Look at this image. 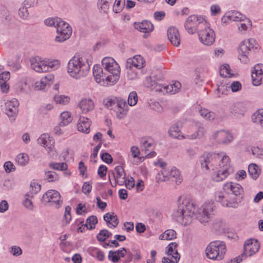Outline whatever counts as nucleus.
<instances>
[{
  "instance_id": "f257e3e1",
  "label": "nucleus",
  "mask_w": 263,
  "mask_h": 263,
  "mask_svg": "<svg viewBox=\"0 0 263 263\" xmlns=\"http://www.w3.org/2000/svg\"><path fill=\"white\" fill-rule=\"evenodd\" d=\"M92 56L85 51L76 54L69 61L67 72L73 78L80 79L87 74L92 64Z\"/></svg>"
},
{
  "instance_id": "f03ea898",
  "label": "nucleus",
  "mask_w": 263,
  "mask_h": 263,
  "mask_svg": "<svg viewBox=\"0 0 263 263\" xmlns=\"http://www.w3.org/2000/svg\"><path fill=\"white\" fill-rule=\"evenodd\" d=\"M195 217H197V208L193 203L187 200L179 204L173 213L174 218L183 226L191 224Z\"/></svg>"
},
{
  "instance_id": "7ed1b4c3",
  "label": "nucleus",
  "mask_w": 263,
  "mask_h": 263,
  "mask_svg": "<svg viewBox=\"0 0 263 263\" xmlns=\"http://www.w3.org/2000/svg\"><path fill=\"white\" fill-rule=\"evenodd\" d=\"M226 252V246L223 241L211 242L206 247V256L209 259L221 260Z\"/></svg>"
},
{
  "instance_id": "20e7f679",
  "label": "nucleus",
  "mask_w": 263,
  "mask_h": 263,
  "mask_svg": "<svg viewBox=\"0 0 263 263\" xmlns=\"http://www.w3.org/2000/svg\"><path fill=\"white\" fill-rule=\"evenodd\" d=\"M102 66L108 72L110 82L116 84L119 79L120 67L118 63L112 58L105 57L102 59Z\"/></svg>"
},
{
  "instance_id": "39448f33",
  "label": "nucleus",
  "mask_w": 263,
  "mask_h": 263,
  "mask_svg": "<svg viewBox=\"0 0 263 263\" xmlns=\"http://www.w3.org/2000/svg\"><path fill=\"white\" fill-rule=\"evenodd\" d=\"M206 23L207 21L204 17L191 15L186 20L184 27L189 33L192 34L196 32H198Z\"/></svg>"
},
{
  "instance_id": "423d86ee",
  "label": "nucleus",
  "mask_w": 263,
  "mask_h": 263,
  "mask_svg": "<svg viewBox=\"0 0 263 263\" xmlns=\"http://www.w3.org/2000/svg\"><path fill=\"white\" fill-rule=\"evenodd\" d=\"M216 213V206L212 202H205L199 209L197 208V218L203 223L209 221Z\"/></svg>"
},
{
  "instance_id": "0eeeda50",
  "label": "nucleus",
  "mask_w": 263,
  "mask_h": 263,
  "mask_svg": "<svg viewBox=\"0 0 263 263\" xmlns=\"http://www.w3.org/2000/svg\"><path fill=\"white\" fill-rule=\"evenodd\" d=\"M173 178L176 183H180L182 181L180 171L175 167L167 168L160 171L156 176L157 182L166 181Z\"/></svg>"
},
{
  "instance_id": "6e6552de",
  "label": "nucleus",
  "mask_w": 263,
  "mask_h": 263,
  "mask_svg": "<svg viewBox=\"0 0 263 263\" xmlns=\"http://www.w3.org/2000/svg\"><path fill=\"white\" fill-rule=\"evenodd\" d=\"M199 39L200 42L204 45H212L215 40V34L213 29L206 23L198 32Z\"/></svg>"
},
{
  "instance_id": "1a4fd4ad",
  "label": "nucleus",
  "mask_w": 263,
  "mask_h": 263,
  "mask_svg": "<svg viewBox=\"0 0 263 263\" xmlns=\"http://www.w3.org/2000/svg\"><path fill=\"white\" fill-rule=\"evenodd\" d=\"M57 35L55 41L57 42H63L68 40L72 34V28L70 25L65 21L61 20L57 25Z\"/></svg>"
},
{
  "instance_id": "9d476101",
  "label": "nucleus",
  "mask_w": 263,
  "mask_h": 263,
  "mask_svg": "<svg viewBox=\"0 0 263 263\" xmlns=\"http://www.w3.org/2000/svg\"><path fill=\"white\" fill-rule=\"evenodd\" d=\"M61 195L59 192L54 190H48L42 197V201L45 204L51 203V205L56 208H59L62 204Z\"/></svg>"
},
{
  "instance_id": "9b49d317",
  "label": "nucleus",
  "mask_w": 263,
  "mask_h": 263,
  "mask_svg": "<svg viewBox=\"0 0 263 263\" xmlns=\"http://www.w3.org/2000/svg\"><path fill=\"white\" fill-rule=\"evenodd\" d=\"M93 74L96 81L103 86H110L115 84L114 82H110V76L104 73L102 68L100 66L93 67Z\"/></svg>"
},
{
  "instance_id": "f8f14e48",
  "label": "nucleus",
  "mask_w": 263,
  "mask_h": 263,
  "mask_svg": "<svg viewBox=\"0 0 263 263\" xmlns=\"http://www.w3.org/2000/svg\"><path fill=\"white\" fill-rule=\"evenodd\" d=\"M178 245L176 242L170 243L166 248V257H164V262L177 263L180 259V254L177 250Z\"/></svg>"
},
{
  "instance_id": "ddd939ff",
  "label": "nucleus",
  "mask_w": 263,
  "mask_h": 263,
  "mask_svg": "<svg viewBox=\"0 0 263 263\" xmlns=\"http://www.w3.org/2000/svg\"><path fill=\"white\" fill-rule=\"evenodd\" d=\"M212 137L217 143L221 144H228L233 140L232 134L225 130L216 131L213 134Z\"/></svg>"
},
{
  "instance_id": "4468645a",
  "label": "nucleus",
  "mask_w": 263,
  "mask_h": 263,
  "mask_svg": "<svg viewBox=\"0 0 263 263\" xmlns=\"http://www.w3.org/2000/svg\"><path fill=\"white\" fill-rule=\"evenodd\" d=\"M205 132V128L201 125L192 126L184 134V139L195 140L201 138L204 135Z\"/></svg>"
},
{
  "instance_id": "2eb2a0df",
  "label": "nucleus",
  "mask_w": 263,
  "mask_h": 263,
  "mask_svg": "<svg viewBox=\"0 0 263 263\" xmlns=\"http://www.w3.org/2000/svg\"><path fill=\"white\" fill-rule=\"evenodd\" d=\"M260 248L258 241L254 239L247 240L243 245V253L246 256H251L257 252Z\"/></svg>"
},
{
  "instance_id": "dca6fc26",
  "label": "nucleus",
  "mask_w": 263,
  "mask_h": 263,
  "mask_svg": "<svg viewBox=\"0 0 263 263\" xmlns=\"http://www.w3.org/2000/svg\"><path fill=\"white\" fill-rule=\"evenodd\" d=\"M38 143L44 147L49 154L55 152L54 140L47 134H42L37 139Z\"/></svg>"
},
{
  "instance_id": "f3484780",
  "label": "nucleus",
  "mask_w": 263,
  "mask_h": 263,
  "mask_svg": "<svg viewBox=\"0 0 263 263\" xmlns=\"http://www.w3.org/2000/svg\"><path fill=\"white\" fill-rule=\"evenodd\" d=\"M54 76L49 73L43 77L40 81H36L34 84V88L36 90H42L50 87L53 83Z\"/></svg>"
},
{
  "instance_id": "a211bd4d",
  "label": "nucleus",
  "mask_w": 263,
  "mask_h": 263,
  "mask_svg": "<svg viewBox=\"0 0 263 263\" xmlns=\"http://www.w3.org/2000/svg\"><path fill=\"white\" fill-rule=\"evenodd\" d=\"M220 158L218 155L215 154H208L204 155L201 159V165L203 169L206 171L213 169L214 163L218 161Z\"/></svg>"
},
{
  "instance_id": "6ab92c4d",
  "label": "nucleus",
  "mask_w": 263,
  "mask_h": 263,
  "mask_svg": "<svg viewBox=\"0 0 263 263\" xmlns=\"http://www.w3.org/2000/svg\"><path fill=\"white\" fill-rule=\"evenodd\" d=\"M46 62L45 58L35 57L31 60V65L32 69L36 72H48Z\"/></svg>"
},
{
  "instance_id": "aec40b11",
  "label": "nucleus",
  "mask_w": 263,
  "mask_h": 263,
  "mask_svg": "<svg viewBox=\"0 0 263 263\" xmlns=\"http://www.w3.org/2000/svg\"><path fill=\"white\" fill-rule=\"evenodd\" d=\"M231 195L226 192H218L215 196V200L224 206L232 207L235 201L230 199Z\"/></svg>"
},
{
  "instance_id": "412c9836",
  "label": "nucleus",
  "mask_w": 263,
  "mask_h": 263,
  "mask_svg": "<svg viewBox=\"0 0 263 263\" xmlns=\"http://www.w3.org/2000/svg\"><path fill=\"white\" fill-rule=\"evenodd\" d=\"M263 64H257L254 67V71L252 72L251 77L252 83L254 86L260 85L262 81Z\"/></svg>"
},
{
  "instance_id": "4be33fe9",
  "label": "nucleus",
  "mask_w": 263,
  "mask_h": 263,
  "mask_svg": "<svg viewBox=\"0 0 263 263\" xmlns=\"http://www.w3.org/2000/svg\"><path fill=\"white\" fill-rule=\"evenodd\" d=\"M140 149L137 146H132L130 148L128 158L134 165H138L144 160V157L141 156Z\"/></svg>"
},
{
  "instance_id": "5701e85b",
  "label": "nucleus",
  "mask_w": 263,
  "mask_h": 263,
  "mask_svg": "<svg viewBox=\"0 0 263 263\" xmlns=\"http://www.w3.org/2000/svg\"><path fill=\"white\" fill-rule=\"evenodd\" d=\"M78 106L82 113L86 114L93 110L95 103L90 98H83L79 102Z\"/></svg>"
},
{
  "instance_id": "b1692460",
  "label": "nucleus",
  "mask_w": 263,
  "mask_h": 263,
  "mask_svg": "<svg viewBox=\"0 0 263 263\" xmlns=\"http://www.w3.org/2000/svg\"><path fill=\"white\" fill-rule=\"evenodd\" d=\"M154 147V142L151 139H144L142 142V151L146 155V157L152 158L156 156V153L153 151Z\"/></svg>"
},
{
  "instance_id": "393cba45",
  "label": "nucleus",
  "mask_w": 263,
  "mask_h": 263,
  "mask_svg": "<svg viewBox=\"0 0 263 263\" xmlns=\"http://www.w3.org/2000/svg\"><path fill=\"white\" fill-rule=\"evenodd\" d=\"M167 37L171 43L175 47H178L181 41L180 35L177 28L171 27L167 30Z\"/></svg>"
},
{
  "instance_id": "a878e982",
  "label": "nucleus",
  "mask_w": 263,
  "mask_h": 263,
  "mask_svg": "<svg viewBox=\"0 0 263 263\" xmlns=\"http://www.w3.org/2000/svg\"><path fill=\"white\" fill-rule=\"evenodd\" d=\"M18 104L17 100L15 99L6 102L5 103L6 114L9 117H15L18 112Z\"/></svg>"
},
{
  "instance_id": "bb28decb",
  "label": "nucleus",
  "mask_w": 263,
  "mask_h": 263,
  "mask_svg": "<svg viewBox=\"0 0 263 263\" xmlns=\"http://www.w3.org/2000/svg\"><path fill=\"white\" fill-rule=\"evenodd\" d=\"M115 170L116 172V176L114 175L115 185H117V184L119 185H124L126 182V174L123 167L118 165L115 167Z\"/></svg>"
},
{
  "instance_id": "cd10ccee",
  "label": "nucleus",
  "mask_w": 263,
  "mask_h": 263,
  "mask_svg": "<svg viewBox=\"0 0 263 263\" xmlns=\"http://www.w3.org/2000/svg\"><path fill=\"white\" fill-rule=\"evenodd\" d=\"M127 63V65L129 66L140 69L144 66L145 61L140 55H136L132 58L128 59Z\"/></svg>"
},
{
  "instance_id": "c85d7f7f",
  "label": "nucleus",
  "mask_w": 263,
  "mask_h": 263,
  "mask_svg": "<svg viewBox=\"0 0 263 263\" xmlns=\"http://www.w3.org/2000/svg\"><path fill=\"white\" fill-rule=\"evenodd\" d=\"M246 16L242 14L239 12L233 11L226 13L222 18V21L223 22H226L228 20L241 22L246 20Z\"/></svg>"
},
{
  "instance_id": "c756f323",
  "label": "nucleus",
  "mask_w": 263,
  "mask_h": 263,
  "mask_svg": "<svg viewBox=\"0 0 263 263\" xmlns=\"http://www.w3.org/2000/svg\"><path fill=\"white\" fill-rule=\"evenodd\" d=\"M223 189L226 191H231L233 194L235 196H239L243 192V189L239 184L232 182L224 184Z\"/></svg>"
},
{
  "instance_id": "7c9ffc66",
  "label": "nucleus",
  "mask_w": 263,
  "mask_h": 263,
  "mask_svg": "<svg viewBox=\"0 0 263 263\" xmlns=\"http://www.w3.org/2000/svg\"><path fill=\"white\" fill-rule=\"evenodd\" d=\"M182 127V124L180 122H177L172 126L169 129L170 135L176 139H184V135L182 134L180 128Z\"/></svg>"
},
{
  "instance_id": "2f4dec72",
  "label": "nucleus",
  "mask_w": 263,
  "mask_h": 263,
  "mask_svg": "<svg viewBox=\"0 0 263 263\" xmlns=\"http://www.w3.org/2000/svg\"><path fill=\"white\" fill-rule=\"evenodd\" d=\"M90 124L91 121L88 118L81 117L77 124L78 129L82 133H89Z\"/></svg>"
},
{
  "instance_id": "473e14b6",
  "label": "nucleus",
  "mask_w": 263,
  "mask_h": 263,
  "mask_svg": "<svg viewBox=\"0 0 263 263\" xmlns=\"http://www.w3.org/2000/svg\"><path fill=\"white\" fill-rule=\"evenodd\" d=\"M246 110V107L242 104L236 103L231 107L230 112L233 117L240 118L243 116Z\"/></svg>"
},
{
  "instance_id": "72a5a7b5",
  "label": "nucleus",
  "mask_w": 263,
  "mask_h": 263,
  "mask_svg": "<svg viewBox=\"0 0 263 263\" xmlns=\"http://www.w3.org/2000/svg\"><path fill=\"white\" fill-rule=\"evenodd\" d=\"M134 27L136 29L144 33L152 31L154 29L153 25L148 21H143L140 23H135Z\"/></svg>"
},
{
  "instance_id": "f704fd0d",
  "label": "nucleus",
  "mask_w": 263,
  "mask_h": 263,
  "mask_svg": "<svg viewBox=\"0 0 263 263\" xmlns=\"http://www.w3.org/2000/svg\"><path fill=\"white\" fill-rule=\"evenodd\" d=\"M230 174V171L227 168H222L221 166L219 169L214 172L212 175V178L214 180L219 182L225 179Z\"/></svg>"
},
{
  "instance_id": "c9c22d12",
  "label": "nucleus",
  "mask_w": 263,
  "mask_h": 263,
  "mask_svg": "<svg viewBox=\"0 0 263 263\" xmlns=\"http://www.w3.org/2000/svg\"><path fill=\"white\" fill-rule=\"evenodd\" d=\"M104 219L110 228H115L118 224L117 216L114 213H108L104 215Z\"/></svg>"
},
{
  "instance_id": "e433bc0d",
  "label": "nucleus",
  "mask_w": 263,
  "mask_h": 263,
  "mask_svg": "<svg viewBox=\"0 0 263 263\" xmlns=\"http://www.w3.org/2000/svg\"><path fill=\"white\" fill-rule=\"evenodd\" d=\"M219 72L220 76L223 78H230L235 76V74L232 72V70L228 64H224L220 66Z\"/></svg>"
},
{
  "instance_id": "4c0bfd02",
  "label": "nucleus",
  "mask_w": 263,
  "mask_h": 263,
  "mask_svg": "<svg viewBox=\"0 0 263 263\" xmlns=\"http://www.w3.org/2000/svg\"><path fill=\"white\" fill-rule=\"evenodd\" d=\"M181 87V84L179 82H173L166 85V93L175 94L179 91Z\"/></svg>"
},
{
  "instance_id": "58836bf2",
  "label": "nucleus",
  "mask_w": 263,
  "mask_h": 263,
  "mask_svg": "<svg viewBox=\"0 0 263 263\" xmlns=\"http://www.w3.org/2000/svg\"><path fill=\"white\" fill-rule=\"evenodd\" d=\"M248 172L251 178L256 180L260 175V170L258 165L251 163L248 166Z\"/></svg>"
},
{
  "instance_id": "ea45409f",
  "label": "nucleus",
  "mask_w": 263,
  "mask_h": 263,
  "mask_svg": "<svg viewBox=\"0 0 263 263\" xmlns=\"http://www.w3.org/2000/svg\"><path fill=\"white\" fill-rule=\"evenodd\" d=\"M176 237L177 233L175 231L172 229L166 230L159 236V239L166 240H173Z\"/></svg>"
},
{
  "instance_id": "a19ab883",
  "label": "nucleus",
  "mask_w": 263,
  "mask_h": 263,
  "mask_svg": "<svg viewBox=\"0 0 263 263\" xmlns=\"http://www.w3.org/2000/svg\"><path fill=\"white\" fill-rule=\"evenodd\" d=\"M252 121L263 127V109L256 111L252 116Z\"/></svg>"
},
{
  "instance_id": "79ce46f5",
  "label": "nucleus",
  "mask_w": 263,
  "mask_h": 263,
  "mask_svg": "<svg viewBox=\"0 0 263 263\" xmlns=\"http://www.w3.org/2000/svg\"><path fill=\"white\" fill-rule=\"evenodd\" d=\"M45 59L48 71L52 69H57L60 66L61 62L59 60L49 58H45Z\"/></svg>"
},
{
  "instance_id": "37998d69",
  "label": "nucleus",
  "mask_w": 263,
  "mask_h": 263,
  "mask_svg": "<svg viewBox=\"0 0 263 263\" xmlns=\"http://www.w3.org/2000/svg\"><path fill=\"white\" fill-rule=\"evenodd\" d=\"M61 119L59 123L60 126H64L68 124L72 121L70 113L68 111H63L61 114Z\"/></svg>"
},
{
  "instance_id": "c03bdc74",
  "label": "nucleus",
  "mask_w": 263,
  "mask_h": 263,
  "mask_svg": "<svg viewBox=\"0 0 263 263\" xmlns=\"http://www.w3.org/2000/svg\"><path fill=\"white\" fill-rule=\"evenodd\" d=\"M199 112L202 117L207 120H213L215 117V114L213 112L209 111L206 108H201L199 110Z\"/></svg>"
},
{
  "instance_id": "a18cd8bd",
  "label": "nucleus",
  "mask_w": 263,
  "mask_h": 263,
  "mask_svg": "<svg viewBox=\"0 0 263 263\" xmlns=\"http://www.w3.org/2000/svg\"><path fill=\"white\" fill-rule=\"evenodd\" d=\"M126 70L127 77L129 80H134L138 78L137 69H134L133 67L127 65Z\"/></svg>"
},
{
  "instance_id": "49530a36",
  "label": "nucleus",
  "mask_w": 263,
  "mask_h": 263,
  "mask_svg": "<svg viewBox=\"0 0 263 263\" xmlns=\"http://www.w3.org/2000/svg\"><path fill=\"white\" fill-rule=\"evenodd\" d=\"M54 101L57 104L66 105L70 101V98L65 95H55L54 97Z\"/></svg>"
},
{
  "instance_id": "de8ad7c7",
  "label": "nucleus",
  "mask_w": 263,
  "mask_h": 263,
  "mask_svg": "<svg viewBox=\"0 0 263 263\" xmlns=\"http://www.w3.org/2000/svg\"><path fill=\"white\" fill-rule=\"evenodd\" d=\"M29 160L28 155L25 153L18 154L16 158V162L22 166L26 165L28 163Z\"/></svg>"
},
{
  "instance_id": "09e8293b",
  "label": "nucleus",
  "mask_w": 263,
  "mask_h": 263,
  "mask_svg": "<svg viewBox=\"0 0 263 263\" xmlns=\"http://www.w3.org/2000/svg\"><path fill=\"white\" fill-rule=\"evenodd\" d=\"M247 44H248V46H256V41L252 38L245 40L240 43L239 49H248V47L247 46Z\"/></svg>"
},
{
  "instance_id": "8fccbe9b",
  "label": "nucleus",
  "mask_w": 263,
  "mask_h": 263,
  "mask_svg": "<svg viewBox=\"0 0 263 263\" xmlns=\"http://www.w3.org/2000/svg\"><path fill=\"white\" fill-rule=\"evenodd\" d=\"M98 222V219L96 216H91L88 217L86 221L85 226L87 229H92L95 227V225Z\"/></svg>"
},
{
  "instance_id": "3c124183",
  "label": "nucleus",
  "mask_w": 263,
  "mask_h": 263,
  "mask_svg": "<svg viewBox=\"0 0 263 263\" xmlns=\"http://www.w3.org/2000/svg\"><path fill=\"white\" fill-rule=\"evenodd\" d=\"M49 166L53 170L59 171L66 170L68 167L67 164L64 162H51L49 163Z\"/></svg>"
},
{
  "instance_id": "603ef678",
  "label": "nucleus",
  "mask_w": 263,
  "mask_h": 263,
  "mask_svg": "<svg viewBox=\"0 0 263 263\" xmlns=\"http://www.w3.org/2000/svg\"><path fill=\"white\" fill-rule=\"evenodd\" d=\"M125 6V0H116L113 6V10L115 13L120 12Z\"/></svg>"
},
{
  "instance_id": "864d4df0",
  "label": "nucleus",
  "mask_w": 263,
  "mask_h": 263,
  "mask_svg": "<svg viewBox=\"0 0 263 263\" xmlns=\"http://www.w3.org/2000/svg\"><path fill=\"white\" fill-rule=\"evenodd\" d=\"M111 233H110L107 230H102L100 231L99 234L97 235V239L100 241H104L107 238L109 237L111 235Z\"/></svg>"
},
{
  "instance_id": "5fc2aeb1",
  "label": "nucleus",
  "mask_w": 263,
  "mask_h": 263,
  "mask_svg": "<svg viewBox=\"0 0 263 263\" xmlns=\"http://www.w3.org/2000/svg\"><path fill=\"white\" fill-rule=\"evenodd\" d=\"M45 177L49 182L56 181L59 179L58 174L53 171L46 172Z\"/></svg>"
},
{
  "instance_id": "6e6d98bb",
  "label": "nucleus",
  "mask_w": 263,
  "mask_h": 263,
  "mask_svg": "<svg viewBox=\"0 0 263 263\" xmlns=\"http://www.w3.org/2000/svg\"><path fill=\"white\" fill-rule=\"evenodd\" d=\"M33 198V195L26 194L25 197V199L23 201L24 205L29 210H32L33 209V204L31 199Z\"/></svg>"
},
{
  "instance_id": "4d7b16f0",
  "label": "nucleus",
  "mask_w": 263,
  "mask_h": 263,
  "mask_svg": "<svg viewBox=\"0 0 263 263\" xmlns=\"http://www.w3.org/2000/svg\"><path fill=\"white\" fill-rule=\"evenodd\" d=\"M220 167L221 166L222 168H227L229 171H230V160L228 156L224 155L221 159Z\"/></svg>"
},
{
  "instance_id": "13d9d810",
  "label": "nucleus",
  "mask_w": 263,
  "mask_h": 263,
  "mask_svg": "<svg viewBox=\"0 0 263 263\" xmlns=\"http://www.w3.org/2000/svg\"><path fill=\"white\" fill-rule=\"evenodd\" d=\"M138 101V96L136 91L131 92L128 98V104L130 106L135 105Z\"/></svg>"
},
{
  "instance_id": "bf43d9fd",
  "label": "nucleus",
  "mask_w": 263,
  "mask_h": 263,
  "mask_svg": "<svg viewBox=\"0 0 263 263\" xmlns=\"http://www.w3.org/2000/svg\"><path fill=\"white\" fill-rule=\"evenodd\" d=\"M117 99H106L104 100L103 102L105 105L109 109H115L116 107Z\"/></svg>"
},
{
  "instance_id": "052dcab7",
  "label": "nucleus",
  "mask_w": 263,
  "mask_h": 263,
  "mask_svg": "<svg viewBox=\"0 0 263 263\" xmlns=\"http://www.w3.org/2000/svg\"><path fill=\"white\" fill-rule=\"evenodd\" d=\"M61 19L58 17L56 18H49L45 20V24L47 26H54L55 28L57 27L58 24L61 21Z\"/></svg>"
},
{
  "instance_id": "680f3d73",
  "label": "nucleus",
  "mask_w": 263,
  "mask_h": 263,
  "mask_svg": "<svg viewBox=\"0 0 263 263\" xmlns=\"http://www.w3.org/2000/svg\"><path fill=\"white\" fill-rule=\"evenodd\" d=\"M252 154L256 157L263 158V149L259 147H254L252 149Z\"/></svg>"
},
{
  "instance_id": "e2e57ef3",
  "label": "nucleus",
  "mask_w": 263,
  "mask_h": 263,
  "mask_svg": "<svg viewBox=\"0 0 263 263\" xmlns=\"http://www.w3.org/2000/svg\"><path fill=\"white\" fill-rule=\"evenodd\" d=\"M152 89L156 91L166 93V85L155 83Z\"/></svg>"
},
{
  "instance_id": "0e129e2a",
  "label": "nucleus",
  "mask_w": 263,
  "mask_h": 263,
  "mask_svg": "<svg viewBox=\"0 0 263 263\" xmlns=\"http://www.w3.org/2000/svg\"><path fill=\"white\" fill-rule=\"evenodd\" d=\"M248 53L247 50L243 51L241 50L238 55V58L239 60L243 63H247L249 61L248 58Z\"/></svg>"
},
{
  "instance_id": "69168bd1",
  "label": "nucleus",
  "mask_w": 263,
  "mask_h": 263,
  "mask_svg": "<svg viewBox=\"0 0 263 263\" xmlns=\"http://www.w3.org/2000/svg\"><path fill=\"white\" fill-rule=\"evenodd\" d=\"M115 109L116 111L117 118L120 119L124 118L126 117L128 111L126 109H120L118 107H115Z\"/></svg>"
},
{
  "instance_id": "338daca9",
  "label": "nucleus",
  "mask_w": 263,
  "mask_h": 263,
  "mask_svg": "<svg viewBox=\"0 0 263 263\" xmlns=\"http://www.w3.org/2000/svg\"><path fill=\"white\" fill-rule=\"evenodd\" d=\"M119 108L120 109H126L127 110H128V105L126 104V101L123 99H117L116 103V107Z\"/></svg>"
},
{
  "instance_id": "774afa93",
  "label": "nucleus",
  "mask_w": 263,
  "mask_h": 263,
  "mask_svg": "<svg viewBox=\"0 0 263 263\" xmlns=\"http://www.w3.org/2000/svg\"><path fill=\"white\" fill-rule=\"evenodd\" d=\"M10 73L9 71H4L0 73V83L7 82L10 80Z\"/></svg>"
}]
</instances>
